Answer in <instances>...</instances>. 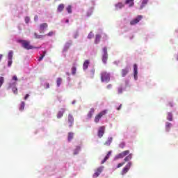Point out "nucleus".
<instances>
[{
  "label": "nucleus",
  "instance_id": "1",
  "mask_svg": "<svg viewBox=\"0 0 178 178\" xmlns=\"http://www.w3.org/2000/svg\"><path fill=\"white\" fill-rule=\"evenodd\" d=\"M106 113H108V111L104 110V111H101L100 113H99L98 114H97L95 115V120H94L95 123H99V120H101V119H102L103 116H105V115H106Z\"/></svg>",
  "mask_w": 178,
  "mask_h": 178
},
{
  "label": "nucleus",
  "instance_id": "2",
  "mask_svg": "<svg viewBox=\"0 0 178 178\" xmlns=\"http://www.w3.org/2000/svg\"><path fill=\"white\" fill-rule=\"evenodd\" d=\"M19 42H21L24 49H34V47L30 44V41L29 40H20Z\"/></svg>",
  "mask_w": 178,
  "mask_h": 178
},
{
  "label": "nucleus",
  "instance_id": "3",
  "mask_svg": "<svg viewBox=\"0 0 178 178\" xmlns=\"http://www.w3.org/2000/svg\"><path fill=\"white\" fill-rule=\"evenodd\" d=\"M101 80L102 83H108V81L111 80V74H108L106 72H102L101 73Z\"/></svg>",
  "mask_w": 178,
  "mask_h": 178
},
{
  "label": "nucleus",
  "instance_id": "4",
  "mask_svg": "<svg viewBox=\"0 0 178 178\" xmlns=\"http://www.w3.org/2000/svg\"><path fill=\"white\" fill-rule=\"evenodd\" d=\"M129 154H130V150H125L118 154L115 158L116 159H122V158H124V156H127V155H129Z\"/></svg>",
  "mask_w": 178,
  "mask_h": 178
},
{
  "label": "nucleus",
  "instance_id": "5",
  "mask_svg": "<svg viewBox=\"0 0 178 178\" xmlns=\"http://www.w3.org/2000/svg\"><path fill=\"white\" fill-rule=\"evenodd\" d=\"M103 52L102 62L106 63V62H108V48L104 47Z\"/></svg>",
  "mask_w": 178,
  "mask_h": 178
},
{
  "label": "nucleus",
  "instance_id": "6",
  "mask_svg": "<svg viewBox=\"0 0 178 178\" xmlns=\"http://www.w3.org/2000/svg\"><path fill=\"white\" fill-rule=\"evenodd\" d=\"M67 123L69 127H73V124H74V118H73V115L70 113L68 114Z\"/></svg>",
  "mask_w": 178,
  "mask_h": 178
},
{
  "label": "nucleus",
  "instance_id": "7",
  "mask_svg": "<svg viewBox=\"0 0 178 178\" xmlns=\"http://www.w3.org/2000/svg\"><path fill=\"white\" fill-rule=\"evenodd\" d=\"M130 168H131V162H129L126 166L122 169L121 172V175L123 176L130 170Z\"/></svg>",
  "mask_w": 178,
  "mask_h": 178
},
{
  "label": "nucleus",
  "instance_id": "8",
  "mask_svg": "<svg viewBox=\"0 0 178 178\" xmlns=\"http://www.w3.org/2000/svg\"><path fill=\"white\" fill-rule=\"evenodd\" d=\"M105 134V126H102L99 128L97 136L99 138L104 137V134Z\"/></svg>",
  "mask_w": 178,
  "mask_h": 178
},
{
  "label": "nucleus",
  "instance_id": "9",
  "mask_svg": "<svg viewBox=\"0 0 178 178\" xmlns=\"http://www.w3.org/2000/svg\"><path fill=\"white\" fill-rule=\"evenodd\" d=\"M39 31L40 33H45V30L48 29V24L47 23H42L40 24V28H39Z\"/></svg>",
  "mask_w": 178,
  "mask_h": 178
},
{
  "label": "nucleus",
  "instance_id": "10",
  "mask_svg": "<svg viewBox=\"0 0 178 178\" xmlns=\"http://www.w3.org/2000/svg\"><path fill=\"white\" fill-rule=\"evenodd\" d=\"M102 170H104V166L99 167L96 170L95 172L94 173L93 177L94 178L98 177V176H99V175H101V173H102Z\"/></svg>",
  "mask_w": 178,
  "mask_h": 178
},
{
  "label": "nucleus",
  "instance_id": "11",
  "mask_svg": "<svg viewBox=\"0 0 178 178\" xmlns=\"http://www.w3.org/2000/svg\"><path fill=\"white\" fill-rule=\"evenodd\" d=\"M141 19H143V17L141 15H138L136 18L132 19L130 22V24L131 26H134L135 24H137V23H138Z\"/></svg>",
  "mask_w": 178,
  "mask_h": 178
},
{
  "label": "nucleus",
  "instance_id": "12",
  "mask_svg": "<svg viewBox=\"0 0 178 178\" xmlns=\"http://www.w3.org/2000/svg\"><path fill=\"white\" fill-rule=\"evenodd\" d=\"M138 74V67H137V64L134 65V77L135 80H137Z\"/></svg>",
  "mask_w": 178,
  "mask_h": 178
},
{
  "label": "nucleus",
  "instance_id": "13",
  "mask_svg": "<svg viewBox=\"0 0 178 178\" xmlns=\"http://www.w3.org/2000/svg\"><path fill=\"white\" fill-rule=\"evenodd\" d=\"M65 111H66V109L60 108V110L57 113L58 119H60V118H63V115H65Z\"/></svg>",
  "mask_w": 178,
  "mask_h": 178
},
{
  "label": "nucleus",
  "instance_id": "14",
  "mask_svg": "<svg viewBox=\"0 0 178 178\" xmlns=\"http://www.w3.org/2000/svg\"><path fill=\"white\" fill-rule=\"evenodd\" d=\"M89 65H90V60H86L85 62L83 64V70H87V69H88Z\"/></svg>",
  "mask_w": 178,
  "mask_h": 178
},
{
  "label": "nucleus",
  "instance_id": "15",
  "mask_svg": "<svg viewBox=\"0 0 178 178\" xmlns=\"http://www.w3.org/2000/svg\"><path fill=\"white\" fill-rule=\"evenodd\" d=\"M125 4L129 5V8L134 6V0H126Z\"/></svg>",
  "mask_w": 178,
  "mask_h": 178
},
{
  "label": "nucleus",
  "instance_id": "16",
  "mask_svg": "<svg viewBox=\"0 0 178 178\" xmlns=\"http://www.w3.org/2000/svg\"><path fill=\"white\" fill-rule=\"evenodd\" d=\"M95 112V109L90 108V110L89 111V112L88 113V119H91V118H92Z\"/></svg>",
  "mask_w": 178,
  "mask_h": 178
},
{
  "label": "nucleus",
  "instance_id": "17",
  "mask_svg": "<svg viewBox=\"0 0 178 178\" xmlns=\"http://www.w3.org/2000/svg\"><path fill=\"white\" fill-rule=\"evenodd\" d=\"M115 9L119 10L122 9V8H124V4H123L122 2H119L117 4L115 5Z\"/></svg>",
  "mask_w": 178,
  "mask_h": 178
},
{
  "label": "nucleus",
  "instance_id": "18",
  "mask_svg": "<svg viewBox=\"0 0 178 178\" xmlns=\"http://www.w3.org/2000/svg\"><path fill=\"white\" fill-rule=\"evenodd\" d=\"M47 35H38L36 33H34V37L37 40H44V37H45Z\"/></svg>",
  "mask_w": 178,
  "mask_h": 178
},
{
  "label": "nucleus",
  "instance_id": "19",
  "mask_svg": "<svg viewBox=\"0 0 178 178\" xmlns=\"http://www.w3.org/2000/svg\"><path fill=\"white\" fill-rule=\"evenodd\" d=\"M127 73H129V68H124L121 70V74L122 77L126 76Z\"/></svg>",
  "mask_w": 178,
  "mask_h": 178
},
{
  "label": "nucleus",
  "instance_id": "20",
  "mask_svg": "<svg viewBox=\"0 0 178 178\" xmlns=\"http://www.w3.org/2000/svg\"><path fill=\"white\" fill-rule=\"evenodd\" d=\"M113 140V138L112 137L108 138L107 140L104 143V145H106V146L111 145Z\"/></svg>",
  "mask_w": 178,
  "mask_h": 178
},
{
  "label": "nucleus",
  "instance_id": "21",
  "mask_svg": "<svg viewBox=\"0 0 178 178\" xmlns=\"http://www.w3.org/2000/svg\"><path fill=\"white\" fill-rule=\"evenodd\" d=\"M73 137H74V133L69 132L68 137H67V140H68L69 143H70V141H72V140H73Z\"/></svg>",
  "mask_w": 178,
  "mask_h": 178
},
{
  "label": "nucleus",
  "instance_id": "22",
  "mask_svg": "<svg viewBox=\"0 0 178 178\" xmlns=\"http://www.w3.org/2000/svg\"><path fill=\"white\" fill-rule=\"evenodd\" d=\"M65 9V4L60 3L57 8V12H63Z\"/></svg>",
  "mask_w": 178,
  "mask_h": 178
},
{
  "label": "nucleus",
  "instance_id": "23",
  "mask_svg": "<svg viewBox=\"0 0 178 178\" xmlns=\"http://www.w3.org/2000/svg\"><path fill=\"white\" fill-rule=\"evenodd\" d=\"M112 154L111 152H108V154H106V156H105V158L104 159V160L102 161V165H104V163L106 161H108L109 159V156H111V154Z\"/></svg>",
  "mask_w": 178,
  "mask_h": 178
},
{
  "label": "nucleus",
  "instance_id": "24",
  "mask_svg": "<svg viewBox=\"0 0 178 178\" xmlns=\"http://www.w3.org/2000/svg\"><path fill=\"white\" fill-rule=\"evenodd\" d=\"M148 1L149 0H143L140 9H143L144 8H145L147 3H148Z\"/></svg>",
  "mask_w": 178,
  "mask_h": 178
},
{
  "label": "nucleus",
  "instance_id": "25",
  "mask_svg": "<svg viewBox=\"0 0 178 178\" xmlns=\"http://www.w3.org/2000/svg\"><path fill=\"white\" fill-rule=\"evenodd\" d=\"M170 127H172V123L167 122L166 124H165V130H166V131H170Z\"/></svg>",
  "mask_w": 178,
  "mask_h": 178
},
{
  "label": "nucleus",
  "instance_id": "26",
  "mask_svg": "<svg viewBox=\"0 0 178 178\" xmlns=\"http://www.w3.org/2000/svg\"><path fill=\"white\" fill-rule=\"evenodd\" d=\"M14 84V87L12 88V91L14 94H15V95H17V88H16V83H13Z\"/></svg>",
  "mask_w": 178,
  "mask_h": 178
},
{
  "label": "nucleus",
  "instance_id": "27",
  "mask_svg": "<svg viewBox=\"0 0 178 178\" xmlns=\"http://www.w3.org/2000/svg\"><path fill=\"white\" fill-rule=\"evenodd\" d=\"M100 40H101V35H96L95 43V44H99Z\"/></svg>",
  "mask_w": 178,
  "mask_h": 178
},
{
  "label": "nucleus",
  "instance_id": "28",
  "mask_svg": "<svg viewBox=\"0 0 178 178\" xmlns=\"http://www.w3.org/2000/svg\"><path fill=\"white\" fill-rule=\"evenodd\" d=\"M45 55H47V51H42V54L38 58L39 62H41V60L44 59Z\"/></svg>",
  "mask_w": 178,
  "mask_h": 178
},
{
  "label": "nucleus",
  "instance_id": "29",
  "mask_svg": "<svg viewBox=\"0 0 178 178\" xmlns=\"http://www.w3.org/2000/svg\"><path fill=\"white\" fill-rule=\"evenodd\" d=\"M132 158V154H129L127 156H126L124 159V162H129V161H131Z\"/></svg>",
  "mask_w": 178,
  "mask_h": 178
},
{
  "label": "nucleus",
  "instance_id": "30",
  "mask_svg": "<svg viewBox=\"0 0 178 178\" xmlns=\"http://www.w3.org/2000/svg\"><path fill=\"white\" fill-rule=\"evenodd\" d=\"M167 119L170 122H172V120H173V115H172V113H168Z\"/></svg>",
  "mask_w": 178,
  "mask_h": 178
},
{
  "label": "nucleus",
  "instance_id": "31",
  "mask_svg": "<svg viewBox=\"0 0 178 178\" xmlns=\"http://www.w3.org/2000/svg\"><path fill=\"white\" fill-rule=\"evenodd\" d=\"M56 83L57 86L60 87V85L62 84V78H57Z\"/></svg>",
  "mask_w": 178,
  "mask_h": 178
},
{
  "label": "nucleus",
  "instance_id": "32",
  "mask_svg": "<svg viewBox=\"0 0 178 178\" xmlns=\"http://www.w3.org/2000/svg\"><path fill=\"white\" fill-rule=\"evenodd\" d=\"M25 105H26V104L24 103V102H22L20 106H19V111H24Z\"/></svg>",
  "mask_w": 178,
  "mask_h": 178
},
{
  "label": "nucleus",
  "instance_id": "33",
  "mask_svg": "<svg viewBox=\"0 0 178 178\" xmlns=\"http://www.w3.org/2000/svg\"><path fill=\"white\" fill-rule=\"evenodd\" d=\"M8 58V60H12V58H13V51H9Z\"/></svg>",
  "mask_w": 178,
  "mask_h": 178
},
{
  "label": "nucleus",
  "instance_id": "34",
  "mask_svg": "<svg viewBox=\"0 0 178 178\" xmlns=\"http://www.w3.org/2000/svg\"><path fill=\"white\" fill-rule=\"evenodd\" d=\"M124 147H126V143H124V142H122V143H120V145H119L120 148L123 149V148H124Z\"/></svg>",
  "mask_w": 178,
  "mask_h": 178
},
{
  "label": "nucleus",
  "instance_id": "35",
  "mask_svg": "<svg viewBox=\"0 0 178 178\" xmlns=\"http://www.w3.org/2000/svg\"><path fill=\"white\" fill-rule=\"evenodd\" d=\"M3 81H5V79L3 76H0V87H2V84H3Z\"/></svg>",
  "mask_w": 178,
  "mask_h": 178
},
{
  "label": "nucleus",
  "instance_id": "36",
  "mask_svg": "<svg viewBox=\"0 0 178 178\" xmlns=\"http://www.w3.org/2000/svg\"><path fill=\"white\" fill-rule=\"evenodd\" d=\"M118 94H122L123 92V87L120 86L118 88Z\"/></svg>",
  "mask_w": 178,
  "mask_h": 178
},
{
  "label": "nucleus",
  "instance_id": "37",
  "mask_svg": "<svg viewBox=\"0 0 178 178\" xmlns=\"http://www.w3.org/2000/svg\"><path fill=\"white\" fill-rule=\"evenodd\" d=\"M76 67H72V74H73V75L76 74Z\"/></svg>",
  "mask_w": 178,
  "mask_h": 178
},
{
  "label": "nucleus",
  "instance_id": "38",
  "mask_svg": "<svg viewBox=\"0 0 178 178\" xmlns=\"http://www.w3.org/2000/svg\"><path fill=\"white\" fill-rule=\"evenodd\" d=\"M66 9L68 13H72V6H68Z\"/></svg>",
  "mask_w": 178,
  "mask_h": 178
},
{
  "label": "nucleus",
  "instance_id": "39",
  "mask_svg": "<svg viewBox=\"0 0 178 178\" xmlns=\"http://www.w3.org/2000/svg\"><path fill=\"white\" fill-rule=\"evenodd\" d=\"M92 37H94V33H92V32H90L88 35V38L89 40H91V38H92Z\"/></svg>",
  "mask_w": 178,
  "mask_h": 178
},
{
  "label": "nucleus",
  "instance_id": "40",
  "mask_svg": "<svg viewBox=\"0 0 178 178\" xmlns=\"http://www.w3.org/2000/svg\"><path fill=\"white\" fill-rule=\"evenodd\" d=\"M53 35H54V31H50L46 35H47L48 37H52Z\"/></svg>",
  "mask_w": 178,
  "mask_h": 178
},
{
  "label": "nucleus",
  "instance_id": "41",
  "mask_svg": "<svg viewBox=\"0 0 178 178\" xmlns=\"http://www.w3.org/2000/svg\"><path fill=\"white\" fill-rule=\"evenodd\" d=\"M25 22L27 23H30V17H25Z\"/></svg>",
  "mask_w": 178,
  "mask_h": 178
},
{
  "label": "nucleus",
  "instance_id": "42",
  "mask_svg": "<svg viewBox=\"0 0 178 178\" xmlns=\"http://www.w3.org/2000/svg\"><path fill=\"white\" fill-rule=\"evenodd\" d=\"M12 63H13L12 60H8V66L9 67H10L12 66Z\"/></svg>",
  "mask_w": 178,
  "mask_h": 178
},
{
  "label": "nucleus",
  "instance_id": "43",
  "mask_svg": "<svg viewBox=\"0 0 178 178\" xmlns=\"http://www.w3.org/2000/svg\"><path fill=\"white\" fill-rule=\"evenodd\" d=\"M124 165V162L123 163H120L118 165L117 168H122V166H123Z\"/></svg>",
  "mask_w": 178,
  "mask_h": 178
},
{
  "label": "nucleus",
  "instance_id": "44",
  "mask_svg": "<svg viewBox=\"0 0 178 178\" xmlns=\"http://www.w3.org/2000/svg\"><path fill=\"white\" fill-rule=\"evenodd\" d=\"M30 97V95L26 94L24 98V99L26 100Z\"/></svg>",
  "mask_w": 178,
  "mask_h": 178
},
{
  "label": "nucleus",
  "instance_id": "45",
  "mask_svg": "<svg viewBox=\"0 0 178 178\" xmlns=\"http://www.w3.org/2000/svg\"><path fill=\"white\" fill-rule=\"evenodd\" d=\"M13 80H15V81H17V76H13Z\"/></svg>",
  "mask_w": 178,
  "mask_h": 178
},
{
  "label": "nucleus",
  "instance_id": "46",
  "mask_svg": "<svg viewBox=\"0 0 178 178\" xmlns=\"http://www.w3.org/2000/svg\"><path fill=\"white\" fill-rule=\"evenodd\" d=\"M107 88H108V90H111V88H112V85H111V84L108 85Z\"/></svg>",
  "mask_w": 178,
  "mask_h": 178
},
{
  "label": "nucleus",
  "instance_id": "47",
  "mask_svg": "<svg viewBox=\"0 0 178 178\" xmlns=\"http://www.w3.org/2000/svg\"><path fill=\"white\" fill-rule=\"evenodd\" d=\"M120 109H122V104H120L119 107L117 108V111H120Z\"/></svg>",
  "mask_w": 178,
  "mask_h": 178
},
{
  "label": "nucleus",
  "instance_id": "48",
  "mask_svg": "<svg viewBox=\"0 0 178 178\" xmlns=\"http://www.w3.org/2000/svg\"><path fill=\"white\" fill-rule=\"evenodd\" d=\"M91 74H94L95 73V70H92L90 71Z\"/></svg>",
  "mask_w": 178,
  "mask_h": 178
},
{
  "label": "nucleus",
  "instance_id": "49",
  "mask_svg": "<svg viewBox=\"0 0 178 178\" xmlns=\"http://www.w3.org/2000/svg\"><path fill=\"white\" fill-rule=\"evenodd\" d=\"M45 87L46 88H49V83H46Z\"/></svg>",
  "mask_w": 178,
  "mask_h": 178
},
{
  "label": "nucleus",
  "instance_id": "50",
  "mask_svg": "<svg viewBox=\"0 0 178 178\" xmlns=\"http://www.w3.org/2000/svg\"><path fill=\"white\" fill-rule=\"evenodd\" d=\"M3 57V55L0 54V61L2 60V58Z\"/></svg>",
  "mask_w": 178,
  "mask_h": 178
},
{
  "label": "nucleus",
  "instance_id": "51",
  "mask_svg": "<svg viewBox=\"0 0 178 178\" xmlns=\"http://www.w3.org/2000/svg\"><path fill=\"white\" fill-rule=\"evenodd\" d=\"M34 19H35V20H37L38 19V16L35 15Z\"/></svg>",
  "mask_w": 178,
  "mask_h": 178
},
{
  "label": "nucleus",
  "instance_id": "52",
  "mask_svg": "<svg viewBox=\"0 0 178 178\" xmlns=\"http://www.w3.org/2000/svg\"><path fill=\"white\" fill-rule=\"evenodd\" d=\"M76 150L77 151L80 150V147L79 146L76 147Z\"/></svg>",
  "mask_w": 178,
  "mask_h": 178
},
{
  "label": "nucleus",
  "instance_id": "53",
  "mask_svg": "<svg viewBox=\"0 0 178 178\" xmlns=\"http://www.w3.org/2000/svg\"><path fill=\"white\" fill-rule=\"evenodd\" d=\"M65 22H66V23H69V19H67V20L65 21Z\"/></svg>",
  "mask_w": 178,
  "mask_h": 178
},
{
  "label": "nucleus",
  "instance_id": "54",
  "mask_svg": "<svg viewBox=\"0 0 178 178\" xmlns=\"http://www.w3.org/2000/svg\"><path fill=\"white\" fill-rule=\"evenodd\" d=\"M77 35H75V36H74V38H77Z\"/></svg>",
  "mask_w": 178,
  "mask_h": 178
},
{
  "label": "nucleus",
  "instance_id": "55",
  "mask_svg": "<svg viewBox=\"0 0 178 178\" xmlns=\"http://www.w3.org/2000/svg\"><path fill=\"white\" fill-rule=\"evenodd\" d=\"M74 155H76V154H77V152H74Z\"/></svg>",
  "mask_w": 178,
  "mask_h": 178
},
{
  "label": "nucleus",
  "instance_id": "56",
  "mask_svg": "<svg viewBox=\"0 0 178 178\" xmlns=\"http://www.w3.org/2000/svg\"><path fill=\"white\" fill-rule=\"evenodd\" d=\"M68 45L70 46V44L68 43Z\"/></svg>",
  "mask_w": 178,
  "mask_h": 178
}]
</instances>
